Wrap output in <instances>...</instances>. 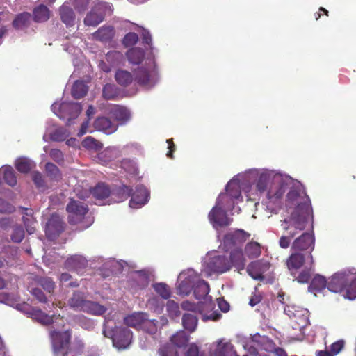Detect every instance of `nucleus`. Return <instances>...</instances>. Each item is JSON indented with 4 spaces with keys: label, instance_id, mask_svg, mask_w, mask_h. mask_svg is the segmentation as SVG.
I'll list each match as a JSON object with an SVG mask.
<instances>
[{
    "label": "nucleus",
    "instance_id": "obj_62",
    "mask_svg": "<svg viewBox=\"0 0 356 356\" xmlns=\"http://www.w3.org/2000/svg\"><path fill=\"white\" fill-rule=\"evenodd\" d=\"M344 347V341L343 340L337 341L330 346V353L333 356L337 355Z\"/></svg>",
    "mask_w": 356,
    "mask_h": 356
},
{
    "label": "nucleus",
    "instance_id": "obj_3",
    "mask_svg": "<svg viewBox=\"0 0 356 356\" xmlns=\"http://www.w3.org/2000/svg\"><path fill=\"white\" fill-rule=\"evenodd\" d=\"M135 80L140 86L152 87L158 80V71L154 59H150L148 67H140L135 72Z\"/></svg>",
    "mask_w": 356,
    "mask_h": 356
},
{
    "label": "nucleus",
    "instance_id": "obj_33",
    "mask_svg": "<svg viewBox=\"0 0 356 356\" xmlns=\"http://www.w3.org/2000/svg\"><path fill=\"white\" fill-rule=\"evenodd\" d=\"M127 56L129 62L133 65H138L141 63L145 57L144 51L138 47L130 49L127 53Z\"/></svg>",
    "mask_w": 356,
    "mask_h": 356
},
{
    "label": "nucleus",
    "instance_id": "obj_31",
    "mask_svg": "<svg viewBox=\"0 0 356 356\" xmlns=\"http://www.w3.org/2000/svg\"><path fill=\"white\" fill-rule=\"evenodd\" d=\"M33 20L35 22H44L50 17L49 9L43 4H40L33 9Z\"/></svg>",
    "mask_w": 356,
    "mask_h": 356
},
{
    "label": "nucleus",
    "instance_id": "obj_27",
    "mask_svg": "<svg viewBox=\"0 0 356 356\" xmlns=\"http://www.w3.org/2000/svg\"><path fill=\"white\" fill-rule=\"evenodd\" d=\"M115 30L113 26H102L93 33V37L101 42H108L113 39Z\"/></svg>",
    "mask_w": 356,
    "mask_h": 356
},
{
    "label": "nucleus",
    "instance_id": "obj_50",
    "mask_svg": "<svg viewBox=\"0 0 356 356\" xmlns=\"http://www.w3.org/2000/svg\"><path fill=\"white\" fill-rule=\"evenodd\" d=\"M299 283H307L312 277L311 268H305L298 274L293 276Z\"/></svg>",
    "mask_w": 356,
    "mask_h": 356
},
{
    "label": "nucleus",
    "instance_id": "obj_59",
    "mask_svg": "<svg viewBox=\"0 0 356 356\" xmlns=\"http://www.w3.org/2000/svg\"><path fill=\"white\" fill-rule=\"evenodd\" d=\"M181 307L182 308V309L188 312H193V314L196 312L201 313V311L200 310V306L196 305L195 303H193L188 300L183 301L181 304Z\"/></svg>",
    "mask_w": 356,
    "mask_h": 356
},
{
    "label": "nucleus",
    "instance_id": "obj_4",
    "mask_svg": "<svg viewBox=\"0 0 356 356\" xmlns=\"http://www.w3.org/2000/svg\"><path fill=\"white\" fill-rule=\"evenodd\" d=\"M284 313L291 318L293 327L301 330L309 323V311L306 309L296 306L286 305Z\"/></svg>",
    "mask_w": 356,
    "mask_h": 356
},
{
    "label": "nucleus",
    "instance_id": "obj_36",
    "mask_svg": "<svg viewBox=\"0 0 356 356\" xmlns=\"http://www.w3.org/2000/svg\"><path fill=\"white\" fill-rule=\"evenodd\" d=\"M31 19V15L29 13H22L17 15L13 22V26L17 29H23L27 27Z\"/></svg>",
    "mask_w": 356,
    "mask_h": 356
},
{
    "label": "nucleus",
    "instance_id": "obj_42",
    "mask_svg": "<svg viewBox=\"0 0 356 356\" xmlns=\"http://www.w3.org/2000/svg\"><path fill=\"white\" fill-rule=\"evenodd\" d=\"M216 204L229 211L232 210L234 207V200L229 194L221 193L217 198Z\"/></svg>",
    "mask_w": 356,
    "mask_h": 356
},
{
    "label": "nucleus",
    "instance_id": "obj_56",
    "mask_svg": "<svg viewBox=\"0 0 356 356\" xmlns=\"http://www.w3.org/2000/svg\"><path fill=\"white\" fill-rule=\"evenodd\" d=\"M269 181L270 178L268 176L266 175H261L257 182V190L261 193L264 192L268 187Z\"/></svg>",
    "mask_w": 356,
    "mask_h": 356
},
{
    "label": "nucleus",
    "instance_id": "obj_12",
    "mask_svg": "<svg viewBox=\"0 0 356 356\" xmlns=\"http://www.w3.org/2000/svg\"><path fill=\"white\" fill-rule=\"evenodd\" d=\"M65 222L56 214H53L47 222L45 234L48 238L54 240L64 231Z\"/></svg>",
    "mask_w": 356,
    "mask_h": 356
},
{
    "label": "nucleus",
    "instance_id": "obj_5",
    "mask_svg": "<svg viewBox=\"0 0 356 356\" xmlns=\"http://www.w3.org/2000/svg\"><path fill=\"white\" fill-rule=\"evenodd\" d=\"M111 8L109 3L98 2L94 5L84 19V24L88 26H97L104 19L106 14H111Z\"/></svg>",
    "mask_w": 356,
    "mask_h": 356
},
{
    "label": "nucleus",
    "instance_id": "obj_17",
    "mask_svg": "<svg viewBox=\"0 0 356 356\" xmlns=\"http://www.w3.org/2000/svg\"><path fill=\"white\" fill-rule=\"evenodd\" d=\"M94 128L106 134H111L115 132L118 124L113 122L109 118L105 116L97 117L93 122Z\"/></svg>",
    "mask_w": 356,
    "mask_h": 356
},
{
    "label": "nucleus",
    "instance_id": "obj_52",
    "mask_svg": "<svg viewBox=\"0 0 356 356\" xmlns=\"http://www.w3.org/2000/svg\"><path fill=\"white\" fill-rule=\"evenodd\" d=\"M287 200L291 203L296 202L297 206H298L299 204H303L307 203L309 206L310 204L307 202H301L299 200L300 198H302L300 192L295 188L291 189L289 192L287 193Z\"/></svg>",
    "mask_w": 356,
    "mask_h": 356
},
{
    "label": "nucleus",
    "instance_id": "obj_39",
    "mask_svg": "<svg viewBox=\"0 0 356 356\" xmlns=\"http://www.w3.org/2000/svg\"><path fill=\"white\" fill-rule=\"evenodd\" d=\"M88 92V87L82 81H76L72 88V95L74 99H81Z\"/></svg>",
    "mask_w": 356,
    "mask_h": 356
},
{
    "label": "nucleus",
    "instance_id": "obj_44",
    "mask_svg": "<svg viewBox=\"0 0 356 356\" xmlns=\"http://www.w3.org/2000/svg\"><path fill=\"white\" fill-rule=\"evenodd\" d=\"M3 179L5 182L10 186H14L17 184L15 172L11 166H5L3 168Z\"/></svg>",
    "mask_w": 356,
    "mask_h": 356
},
{
    "label": "nucleus",
    "instance_id": "obj_43",
    "mask_svg": "<svg viewBox=\"0 0 356 356\" xmlns=\"http://www.w3.org/2000/svg\"><path fill=\"white\" fill-rule=\"evenodd\" d=\"M37 283L49 293H53L56 288V284L52 278L49 277H41L37 280Z\"/></svg>",
    "mask_w": 356,
    "mask_h": 356
},
{
    "label": "nucleus",
    "instance_id": "obj_6",
    "mask_svg": "<svg viewBox=\"0 0 356 356\" xmlns=\"http://www.w3.org/2000/svg\"><path fill=\"white\" fill-rule=\"evenodd\" d=\"M147 314L143 312H134L124 318V323L128 326L134 328H139L143 325H149L151 329L149 332L154 334L156 332L158 326V321L147 319Z\"/></svg>",
    "mask_w": 356,
    "mask_h": 356
},
{
    "label": "nucleus",
    "instance_id": "obj_13",
    "mask_svg": "<svg viewBox=\"0 0 356 356\" xmlns=\"http://www.w3.org/2000/svg\"><path fill=\"white\" fill-rule=\"evenodd\" d=\"M129 207L131 208H139L145 204L149 197V193L143 185L136 187L134 192H131Z\"/></svg>",
    "mask_w": 356,
    "mask_h": 356
},
{
    "label": "nucleus",
    "instance_id": "obj_55",
    "mask_svg": "<svg viewBox=\"0 0 356 356\" xmlns=\"http://www.w3.org/2000/svg\"><path fill=\"white\" fill-rule=\"evenodd\" d=\"M227 194L232 196L233 200L238 199L241 196V191L238 185L229 183L226 187Z\"/></svg>",
    "mask_w": 356,
    "mask_h": 356
},
{
    "label": "nucleus",
    "instance_id": "obj_32",
    "mask_svg": "<svg viewBox=\"0 0 356 356\" xmlns=\"http://www.w3.org/2000/svg\"><path fill=\"white\" fill-rule=\"evenodd\" d=\"M115 79L117 83L123 87L129 86L134 80L132 74L124 70H118L115 72Z\"/></svg>",
    "mask_w": 356,
    "mask_h": 356
},
{
    "label": "nucleus",
    "instance_id": "obj_18",
    "mask_svg": "<svg viewBox=\"0 0 356 356\" xmlns=\"http://www.w3.org/2000/svg\"><path fill=\"white\" fill-rule=\"evenodd\" d=\"M87 266L88 261L81 255L72 256L65 261V267L67 270L75 271L78 274H81Z\"/></svg>",
    "mask_w": 356,
    "mask_h": 356
},
{
    "label": "nucleus",
    "instance_id": "obj_35",
    "mask_svg": "<svg viewBox=\"0 0 356 356\" xmlns=\"http://www.w3.org/2000/svg\"><path fill=\"white\" fill-rule=\"evenodd\" d=\"M209 292V286L204 280H199L194 287V296L197 300L204 299Z\"/></svg>",
    "mask_w": 356,
    "mask_h": 356
},
{
    "label": "nucleus",
    "instance_id": "obj_57",
    "mask_svg": "<svg viewBox=\"0 0 356 356\" xmlns=\"http://www.w3.org/2000/svg\"><path fill=\"white\" fill-rule=\"evenodd\" d=\"M345 297L349 300H354L356 298V279L353 280L346 288Z\"/></svg>",
    "mask_w": 356,
    "mask_h": 356
},
{
    "label": "nucleus",
    "instance_id": "obj_9",
    "mask_svg": "<svg viewBox=\"0 0 356 356\" xmlns=\"http://www.w3.org/2000/svg\"><path fill=\"white\" fill-rule=\"evenodd\" d=\"M236 354L233 344L225 339L211 344L209 350V356H236Z\"/></svg>",
    "mask_w": 356,
    "mask_h": 356
},
{
    "label": "nucleus",
    "instance_id": "obj_25",
    "mask_svg": "<svg viewBox=\"0 0 356 356\" xmlns=\"http://www.w3.org/2000/svg\"><path fill=\"white\" fill-rule=\"evenodd\" d=\"M247 272L255 280L262 281L264 280V264L260 261L250 263L247 267Z\"/></svg>",
    "mask_w": 356,
    "mask_h": 356
},
{
    "label": "nucleus",
    "instance_id": "obj_29",
    "mask_svg": "<svg viewBox=\"0 0 356 356\" xmlns=\"http://www.w3.org/2000/svg\"><path fill=\"white\" fill-rule=\"evenodd\" d=\"M81 311L92 315H102L106 312V308L96 302L86 300Z\"/></svg>",
    "mask_w": 356,
    "mask_h": 356
},
{
    "label": "nucleus",
    "instance_id": "obj_20",
    "mask_svg": "<svg viewBox=\"0 0 356 356\" xmlns=\"http://www.w3.org/2000/svg\"><path fill=\"white\" fill-rule=\"evenodd\" d=\"M229 250L230 254L228 261L232 267H234L238 272L244 270L246 260L242 249L241 248H236Z\"/></svg>",
    "mask_w": 356,
    "mask_h": 356
},
{
    "label": "nucleus",
    "instance_id": "obj_26",
    "mask_svg": "<svg viewBox=\"0 0 356 356\" xmlns=\"http://www.w3.org/2000/svg\"><path fill=\"white\" fill-rule=\"evenodd\" d=\"M189 335L184 330H179L177 332L170 337V345L177 348H184L186 347L189 341Z\"/></svg>",
    "mask_w": 356,
    "mask_h": 356
},
{
    "label": "nucleus",
    "instance_id": "obj_34",
    "mask_svg": "<svg viewBox=\"0 0 356 356\" xmlns=\"http://www.w3.org/2000/svg\"><path fill=\"white\" fill-rule=\"evenodd\" d=\"M284 193L285 187L281 184H276L271 186L267 192V197L270 202L275 203L283 197Z\"/></svg>",
    "mask_w": 356,
    "mask_h": 356
},
{
    "label": "nucleus",
    "instance_id": "obj_23",
    "mask_svg": "<svg viewBox=\"0 0 356 356\" xmlns=\"http://www.w3.org/2000/svg\"><path fill=\"white\" fill-rule=\"evenodd\" d=\"M111 117L119 122L120 124H125L130 119L129 111L119 105H114L109 111Z\"/></svg>",
    "mask_w": 356,
    "mask_h": 356
},
{
    "label": "nucleus",
    "instance_id": "obj_41",
    "mask_svg": "<svg viewBox=\"0 0 356 356\" xmlns=\"http://www.w3.org/2000/svg\"><path fill=\"white\" fill-rule=\"evenodd\" d=\"M47 175L53 181H58L61 179L62 174L59 168L54 163L48 162L45 165Z\"/></svg>",
    "mask_w": 356,
    "mask_h": 356
},
{
    "label": "nucleus",
    "instance_id": "obj_54",
    "mask_svg": "<svg viewBox=\"0 0 356 356\" xmlns=\"http://www.w3.org/2000/svg\"><path fill=\"white\" fill-rule=\"evenodd\" d=\"M10 237L14 243H20L24 238L23 227L21 226L15 227Z\"/></svg>",
    "mask_w": 356,
    "mask_h": 356
},
{
    "label": "nucleus",
    "instance_id": "obj_21",
    "mask_svg": "<svg viewBox=\"0 0 356 356\" xmlns=\"http://www.w3.org/2000/svg\"><path fill=\"white\" fill-rule=\"evenodd\" d=\"M346 282V274L345 273H337L333 275L327 282V289L332 292H341L344 289Z\"/></svg>",
    "mask_w": 356,
    "mask_h": 356
},
{
    "label": "nucleus",
    "instance_id": "obj_38",
    "mask_svg": "<svg viewBox=\"0 0 356 356\" xmlns=\"http://www.w3.org/2000/svg\"><path fill=\"white\" fill-rule=\"evenodd\" d=\"M245 252L248 258L255 259L261 255V248L259 243L251 241L246 244Z\"/></svg>",
    "mask_w": 356,
    "mask_h": 356
},
{
    "label": "nucleus",
    "instance_id": "obj_60",
    "mask_svg": "<svg viewBox=\"0 0 356 356\" xmlns=\"http://www.w3.org/2000/svg\"><path fill=\"white\" fill-rule=\"evenodd\" d=\"M49 156L52 160L58 164H61L64 161L63 154L60 149H52L49 152Z\"/></svg>",
    "mask_w": 356,
    "mask_h": 356
},
{
    "label": "nucleus",
    "instance_id": "obj_7",
    "mask_svg": "<svg viewBox=\"0 0 356 356\" xmlns=\"http://www.w3.org/2000/svg\"><path fill=\"white\" fill-rule=\"evenodd\" d=\"M250 236V234L243 229H236L234 232L227 233L223 238V248L225 251L239 248Z\"/></svg>",
    "mask_w": 356,
    "mask_h": 356
},
{
    "label": "nucleus",
    "instance_id": "obj_8",
    "mask_svg": "<svg viewBox=\"0 0 356 356\" xmlns=\"http://www.w3.org/2000/svg\"><path fill=\"white\" fill-rule=\"evenodd\" d=\"M227 211L217 204L210 211L208 218L214 228L227 227L231 224L232 220L227 216Z\"/></svg>",
    "mask_w": 356,
    "mask_h": 356
},
{
    "label": "nucleus",
    "instance_id": "obj_46",
    "mask_svg": "<svg viewBox=\"0 0 356 356\" xmlns=\"http://www.w3.org/2000/svg\"><path fill=\"white\" fill-rule=\"evenodd\" d=\"M166 311L168 315L172 319H174L178 316H179L181 312L179 311V305L175 302L174 300H170L167 302L166 304Z\"/></svg>",
    "mask_w": 356,
    "mask_h": 356
},
{
    "label": "nucleus",
    "instance_id": "obj_30",
    "mask_svg": "<svg viewBox=\"0 0 356 356\" xmlns=\"http://www.w3.org/2000/svg\"><path fill=\"white\" fill-rule=\"evenodd\" d=\"M326 286H327V282L325 277L320 275H316L312 279L308 289L309 291L316 295V293L321 292L325 289Z\"/></svg>",
    "mask_w": 356,
    "mask_h": 356
},
{
    "label": "nucleus",
    "instance_id": "obj_22",
    "mask_svg": "<svg viewBox=\"0 0 356 356\" xmlns=\"http://www.w3.org/2000/svg\"><path fill=\"white\" fill-rule=\"evenodd\" d=\"M305 261V256L298 252L292 253L286 259V264L287 268L292 276L297 274L299 270Z\"/></svg>",
    "mask_w": 356,
    "mask_h": 356
},
{
    "label": "nucleus",
    "instance_id": "obj_49",
    "mask_svg": "<svg viewBox=\"0 0 356 356\" xmlns=\"http://www.w3.org/2000/svg\"><path fill=\"white\" fill-rule=\"evenodd\" d=\"M33 314L38 321L44 325H50L54 322L53 316L45 314L41 309L34 310Z\"/></svg>",
    "mask_w": 356,
    "mask_h": 356
},
{
    "label": "nucleus",
    "instance_id": "obj_63",
    "mask_svg": "<svg viewBox=\"0 0 356 356\" xmlns=\"http://www.w3.org/2000/svg\"><path fill=\"white\" fill-rule=\"evenodd\" d=\"M31 293L39 302L43 303H46L47 302V298L46 296L40 289H33Z\"/></svg>",
    "mask_w": 356,
    "mask_h": 356
},
{
    "label": "nucleus",
    "instance_id": "obj_58",
    "mask_svg": "<svg viewBox=\"0 0 356 356\" xmlns=\"http://www.w3.org/2000/svg\"><path fill=\"white\" fill-rule=\"evenodd\" d=\"M259 346H260L253 343L252 341H245L243 343V348L252 356H257L258 355V348Z\"/></svg>",
    "mask_w": 356,
    "mask_h": 356
},
{
    "label": "nucleus",
    "instance_id": "obj_2",
    "mask_svg": "<svg viewBox=\"0 0 356 356\" xmlns=\"http://www.w3.org/2000/svg\"><path fill=\"white\" fill-rule=\"evenodd\" d=\"M310 212L311 207L308 204H299L291 216L282 222L281 226L287 235L293 238L303 231L307 226Z\"/></svg>",
    "mask_w": 356,
    "mask_h": 356
},
{
    "label": "nucleus",
    "instance_id": "obj_51",
    "mask_svg": "<svg viewBox=\"0 0 356 356\" xmlns=\"http://www.w3.org/2000/svg\"><path fill=\"white\" fill-rule=\"evenodd\" d=\"M82 146L87 149H95V150H98L102 148L101 143L96 139H95L92 137H90V136L86 137L82 141Z\"/></svg>",
    "mask_w": 356,
    "mask_h": 356
},
{
    "label": "nucleus",
    "instance_id": "obj_14",
    "mask_svg": "<svg viewBox=\"0 0 356 356\" xmlns=\"http://www.w3.org/2000/svg\"><path fill=\"white\" fill-rule=\"evenodd\" d=\"M314 241L313 234L305 232L293 241L291 249L296 251H305L310 248L312 251L314 248Z\"/></svg>",
    "mask_w": 356,
    "mask_h": 356
},
{
    "label": "nucleus",
    "instance_id": "obj_45",
    "mask_svg": "<svg viewBox=\"0 0 356 356\" xmlns=\"http://www.w3.org/2000/svg\"><path fill=\"white\" fill-rule=\"evenodd\" d=\"M32 167V162L26 158H19L15 162V168L21 173L29 172Z\"/></svg>",
    "mask_w": 356,
    "mask_h": 356
},
{
    "label": "nucleus",
    "instance_id": "obj_53",
    "mask_svg": "<svg viewBox=\"0 0 356 356\" xmlns=\"http://www.w3.org/2000/svg\"><path fill=\"white\" fill-rule=\"evenodd\" d=\"M138 40V35L136 33L129 32L124 35L122 43L127 47H132L137 43Z\"/></svg>",
    "mask_w": 356,
    "mask_h": 356
},
{
    "label": "nucleus",
    "instance_id": "obj_47",
    "mask_svg": "<svg viewBox=\"0 0 356 356\" xmlns=\"http://www.w3.org/2000/svg\"><path fill=\"white\" fill-rule=\"evenodd\" d=\"M155 291L163 299H168L171 296L169 286L165 283H156L153 286Z\"/></svg>",
    "mask_w": 356,
    "mask_h": 356
},
{
    "label": "nucleus",
    "instance_id": "obj_15",
    "mask_svg": "<svg viewBox=\"0 0 356 356\" xmlns=\"http://www.w3.org/2000/svg\"><path fill=\"white\" fill-rule=\"evenodd\" d=\"M132 188L127 185L122 184L115 186L111 189L109 200L106 201L108 204L111 203L121 202L127 200L131 195Z\"/></svg>",
    "mask_w": 356,
    "mask_h": 356
},
{
    "label": "nucleus",
    "instance_id": "obj_11",
    "mask_svg": "<svg viewBox=\"0 0 356 356\" xmlns=\"http://www.w3.org/2000/svg\"><path fill=\"white\" fill-rule=\"evenodd\" d=\"M132 332L126 327H115L113 330L112 341L118 348H126L131 341Z\"/></svg>",
    "mask_w": 356,
    "mask_h": 356
},
{
    "label": "nucleus",
    "instance_id": "obj_28",
    "mask_svg": "<svg viewBox=\"0 0 356 356\" xmlns=\"http://www.w3.org/2000/svg\"><path fill=\"white\" fill-rule=\"evenodd\" d=\"M198 324V318L193 313H185L182 316V325L184 328L192 333L195 331Z\"/></svg>",
    "mask_w": 356,
    "mask_h": 356
},
{
    "label": "nucleus",
    "instance_id": "obj_61",
    "mask_svg": "<svg viewBox=\"0 0 356 356\" xmlns=\"http://www.w3.org/2000/svg\"><path fill=\"white\" fill-rule=\"evenodd\" d=\"M15 207L2 198H0V213H12Z\"/></svg>",
    "mask_w": 356,
    "mask_h": 356
},
{
    "label": "nucleus",
    "instance_id": "obj_40",
    "mask_svg": "<svg viewBox=\"0 0 356 356\" xmlns=\"http://www.w3.org/2000/svg\"><path fill=\"white\" fill-rule=\"evenodd\" d=\"M119 95L118 87L111 83H107L103 87L102 96L106 100H114Z\"/></svg>",
    "mask_w": 356,
    "mask_h": 356
},
{
    "label": "nucleus",
    "instance_id": "obj_48",
    "mask_svg": "<svg viewBox=\"0 0 356 356\" xmlns=\"http://www.w3.org/2000/svg\"><path fill=\"white\" fill-rule=\"evenodd\" d=\"M159 356H178L177 350L170 343L162 346L158 350Z\"/></svg>",
    "mask_w": 356,
    "mask_h": 356
},
{
    "label": "nucleus",
    "instance_id": "obj_19",
    "mask_svg": "<svg viewBox=\"0 0 356 356\" xmlns=\"http://www.w3.org/2000/svg\"><path fill=\"white\" fill-rule=\"evenodd\" d=\"M90 191L95 200L100 202H102V204H107L106 201L110 198L111 188L108 184L99 182L94 187L91 188Z\"/></svg>",
    "mask_w": 356,
    "mask_h": 356
},
{
    "label": "nucleus",
    "instance_id": "obj_16",
    "mask_svg": "<svg viewBox=\"0 0 356 356\" xmlns=\"http://www.w3.org/2000/svg\"><path fill=\"white\" fill-rule=\"evenodd\" d=\"M208 267L214 273H224L231 269L232 265L225 256L218 255L211 259Z\"/></svg>",
    "mask_w": 356,
    "mask_h": 356
},
{
    "label": "nucleus",
    "instance_id": "obj_64",
    "mask_svg": "<svg viewBox=\"0 0 356 356\" xmlns=\"http://www.w3.org/2000/svg\"><path fill=\"white\" fill-rule=\"evenodd\" d=\"M184 356H203V355L200 353L197 346L195 343H192L189 346Z\"/></svg>",
    "mask_w": 356,
    "mask_h": 356
},
{
    "label": "nucleus",
    "instance_id": "obj_1",
    "mask_svg": "<svg viewBox=\"0 0 356 356\" xmlns=\"http://www.w3.org/2000/svg\"><path fill=\"white\" fill-rule=\"evenodd\" d=\"M51 337L54 356H82L85 343L81 339L76 337L74 346L72 348L70 346L71 330L53 331L51 333Z\"/></svg>",
    "mask_w": 356,
    "mask_h": 356
},
{
    "label": "nucleus",
    "instance_id": "obj_10",
    "mask_svg": "<svg viewBox=\"0 0 356 356\" xmlns=\"http://www.w3.org/2000/svg\"><path fill=\"white\" fill-rule=\"evenodd\" d=\"M66 210L69 213V222L76 224L87 213L88 208L85 203L72 200L67 204Z\"/></svg>",
    "mask_w": 356,
    "mask_h": 356
},
{
    "label": "nucleus",
    "instance_id": "obj_37",
    "mask_svg": "<svg viewBox=\"0 0 356 356\" xmlns=\"http://www.w3.org/2000/svg\"><path fill=\"white\" fill-rule=\"evenodd\" d=\"M86 301V300L84 299L83 294L81 292L76 291L69 299L68 304L74 309L81 311L83 305L85 304Z\"/></svg>",
    "mask_w": 356,
    "mask_h": 356
},
{
    "label": "nucleus",
    "instance_id": "obj_24",
    "mask_svg": "<svg viewBox=\"0 0 356 356\" xmlns=\"http://www.w3.org/2000/svg\"><path fill=\"white\" fill-rule=\"evenodd\" d=\"M59 14L61 21L67 27L73 26L75 24V14L73 9L68 5L64 3L59 8Z\"/></svg>",
    "mask_w": 356,
    "mask_h": 356
}]
</instances>
